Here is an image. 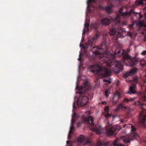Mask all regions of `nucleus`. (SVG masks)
Returning <instances> with one entry per match:
<instances>
[{"label":"nucleus","instance_id":"obj_1","mask_svg":"<svg viewBox=\"0 0 146 146\" xmlns=\"http://www.w3.org/2000/svg\"><path fill=\"white\" fill-rule=\"evenodd\" d=\"M103 45L93 47L90 50L95 55L99 57L100 66L98 65L90 66V68L92 72L97 74L100 78L109 76L111 70L115 73H119L123 70V64L120 61H116L114 58L123 55L124 51L120 48L115 50L113 54H110L107 49L104 50Z\"/></svg>","mask_w":146,"mask_h":146},{"label":"nucleus","instance_id":"obj_2","mask_svg":"<svg viewBox=\"0 0 146 146\" xmlns=\"http://www.w3.org/2000/svg\"><path fill=\"white\" fill-rule=\"evenodd\" d=\"M124 7H122L120 8L118 11L116 12V15L115 17L111 18L113 21L117 23H120V19L121 17L123 18H125L130 16L131 13H134V12L132 9H131L129 12L127 11L124 12L123 10Z\"/></svg>","mask_w":146,"mask_h":146},{"label":"nucleus","instance_id":"obj_3","mask_svg":"<svg viewBox=\"0 0 146 146\" xmlns=\"http://www.w3.org/2000/svg\"><path fill=\"white\" fill-rule=\"evenodd\" d=\"M135 106L141 105V110L139 113V119L140 122L146 127V104H141L139 101L134 103Z\"/></svg>","mask_w":146,"mask_h":146},{"label":"nucleus","instance_id":"obj_4","mask_svg":"<svg viewBox=\"0 0 146 146\" xmlns=\"http://www.w3.org/2000/svg\"><path fill=\"white\" fill-rule=\"evenodd\" d=\"M121 60L125 64L131 66L136 65L138 62L137 60L134 58H132L131 56L127 54H124Z\"/></svg>","mask_w":146,"mask_h":146},{"label":"nucleus","instance_id":"obj_5","mask_svg":"<svg viewBox=\"0 0 146 146\" xmlns=\"http://www.w3.org/2000/svg\"><path fill=\"white\" fill-rule=\"evenodd\" d=\"M99 36L98 33H96L93 37L90 38L84 46L80 44V46H82L84 50H86L87 48L91 47L93 45L96 40L98 38Z\"/></svg>","mask_w":146,"mask_h":146},{"label":"nucleus","instance_id":"obj_6","mask_svg":"<svg viewBox=\"0 0 146 146\" xmlns=\"http://www.w3.org/2000/svg\"><path fill=\"white\" fill-rule=\"evenodd\" d=\"M107 125V127L106 128V130L107 135L109 136L112 135L117 130L119 131L120 129L119 128V126L118 125L113 126L111 125H110L109 122L108 123Z\"/></svg>","mask_w":146,"mask_h":146},{"label":"nucleus","instance_id":"obj_7","mask_svg":"<svg viewBox=\"0 0 146 146\" xmlns=\"http://www.w3.org/2000/svg\"><path fill=\"white\" fill-rule=\"evenodd\" d=\"M84 88H81L80 87L77 86L76 88L78 90L77 93H79L80 95L84 94V93L86 92V90H88L90 88L89 83L87 81H85L84 82Z\"/></svg>","mask_w":146,"mask_h":146},{"label":"nucleus","instance_id":"obj_8","mask_svg":"<svg viewBox=\"0 0 146 146\" xmlns=\"http://www.w3.org/2000/svg\"><path fill=\"white\" fill-rule=\"evenodd\" d=\"M84 93L83 95H84ZM80 96L77 100V104L78 106L81 107L85 106L87 104L88 102V98L86 96L81 97V95L80 94Z\"/></svg>","mask_w":146,"mask_h":146},{"label":"nucleus","instance_id":"obj_9","mask_svg":"<svg viewBox=\"0 0 146 146\" xmlns=\"http://www.w3.org/2000/svg\"><path fill=\"white\" fill-rule=\"evenodd\" d=\"M138 69L136 68H133L129 71H128L123 74V77L125 79L129 76H132L133 74L137 73Z\"/></svg>","mask_w":146,"mask_h":146},{"label":"nucleus","instance_id":"obj_10","mask_svg":"<svg viewBox=\"0 0 146 146\" xmlns=\"http://www.w3.org/2000/svg\"><path fill=\"white\" fill-rule=\"evenodd\" d=\"M138 136V135L135 133L131 134L129 138H125L123 139V141L125 143H128L130 142V140H133L136 139Z\"/></svg>","mask_w":146,"mask_h":146},{"label":"nucleus","instance_id":"obj_11","mask_svg":"<svg viewBox=\"0 0 146 146\" xmlns=\"http://www.w3.org/2000/svg\"><path fill=\"white\" fill-rule=\"evenodd\" d=\"M121 96L120 94L118 92H116L113 95L112 100V103L113 105H115L117 103V102L120 98Z\"/></svg>","mask_w":146,"mask_h":146},{"label":"nucleus","instance_id":"obj_12","mask_svg":"<svg viewBox=\"0 0 146 146\" xmlns=\"http://www.w3.org/2000/svg\"><path fill=\"white\" fill-rule=\"evenodd\" d=\"M91 129L93 131H95L98 134H101L102 132V127L101 126H99L98 127L95 126V127H91Z\"/></svg>","mask_w":146,"mask_h":146},{"label":"nucleus","instance_id":"obj_13","mask_svg":"<svg viewBox=\"0 0 146 146\" xmlns=\"http://www.w3.org/2000/svg\"><path fill=\"white\" fill-rule=\"evenodd\" d=\"M83 120L86 122H88L91 125L94 126V124L93 122L94 121V118L91 116H90L87 118L85 117H84L83 118Z\"/></svg>","mask_w":146,"mask_h":146},{"label":"nucleus","instance_id":"obj_14","mask_svg":"<svg viewBox=\"0 0 146 146\" xmlns=\"http://www.w3.org/2000/svg\"><path fill=\"white\" fill-rule=\"evenodd\" d=\"M110 21V19L109 18H104L101 20V23L102 25L106 26L109 25Z\"/></svg>","mask_w":146,"mask_h":146},{"label":"nucleus","instance_id":"obj_15","mask_svg":"<svg viewBox=\"0 0 146 146\" xmlns=\"http://www.w3.org/2000/svg\"><path fill=\"white\" fill-rule=\"evenodd\" d=\"M113 7V5L111 4L109 5L106 6V7H104V9L106 12L108 13H110Z\"/></svg>","mask_w":146,"mask_h":146},{"label":"nucleus","instance_id":"obj_16","mask_svg":"<svg viewBox=\"0 0 146 146\" xmlns=\"http://www.w3.org/2000/svg\"><path fill=\"white\" fill-rule=\"evenodd\" d=\"M136 91L135 89V85H133V86H130L129 91L127 93L129 94H134L136 93Z\"/></svg>","mask_w":146,"mask_h":146},{"label":"nucleus","instance_id":"obj_17","mask_svg":"<svg viewBox=\"0 0 146 146\" xmlns=\"http://www.w3.org/2000/svg\"><path fill=\"white\" fill-rule=\"evenodd\" d=\"M85 140V137L82 135H80L78 137L77 142L78 143H83Z\"/></svg>","mask_w":146,"mask_h":146},{"label":"nucleus","instance_id":"obj_18","mask_svg":"<svg viewBox=\"0 0 146 146\" xmlns=\"http://www.w3.org/2000/svg\"><path fill=\"white\" fill-rule=\"evenodd\" d=\"M116 29L114 28H112L110 30V34L111 35H113L116 34Z\"/></svg>","mask_w":146,"mask_h":146},{"label":"nucleus","instance_id":"obj_19","mask_svg":"<svg viewBox=\"0 0 146 146\" xmlns=\"http://www.w3.org/2000/svg\"><path fill=\"white\" fill-rule=\"evenodd\" d=\"M138 25L140 27H146V23L143 21H140Z\"/></svg>","mask_w":146,"mask_h":146},{"label":"nucleus","instance_id":"obj_20","mask_svg":"<svg viewBox=\"0 0 146 146\" xmlns=\"http://www.w3.org/2000/svg\"><path fill=\"white\" fill-rule=\"evenodd\" d=\"M97 145L98 146H108V145L107 143L100 141H98L97 142Z\"/></svg>","mask_w":146,"mask_h":146},{"label":"nucleus","instance_id":"obj_21","mask_svg":"<svg viewBox=\"0 0 146 146\" xmlns=\"http://www.w3.org/2000/svg\"><path fill=\"white\" fill-rule=\"evenodd\" d=\"M136 98L135 97L132 98H131L130 99H128L127 98H125L124 99V101L126 102H128L131 101H133Z\"/></svg>","mask_w":146,"mask_h":146},{"label":"nucleus","instance_id":"obj_22","mask_svg":"<svg viewBox=\"0 0 146 146\" xmlns=\"http://www.w3.org/2000/svg\"><path fill=\"white\" fill-rule=\"evenodd\" d=\"M144 2H145V3H146V0H137V1H136V2L139 5L144 4Z\"/></svg>","mask_w":146,"mask_h":146},{"label":"nucleus","instance_id":"obj_23","mask_svg":"<svg viewBox=\"0 0 146 146\" xmlns=\"http://www.w3.org/2000/svg\"><path fill=\"white\" fill-rule=\"evenodd\" d=\"M125 31V29L122 27H121L119 29V31L118 32L119 34H121V33H123Z\"/></svg>","mask_w":146,"mask_h":146},{"label":"nucleus","instance_id":"obj_24","mask_svg":"<svg viewBox=\"0 0 146 146\" xmlns=\"http://www.w3.org/2000/svg\"><path fill=\"white\" fill-rule=\"evenodd\" d=\"M131 131L132 132H134L136 131L137 129L136 127L134 125H131Z\"/></svg>","mask_w":146,"mask_h":146},{"label":"nucleus","instance_id":"obj_25","mask_svg":"<svg viewBox=\"0 0 146 146\" xmlns=\"http://www.w3.org/2000/svg\"><path fill=\"white\" fill-rule=\"evenodd\" d=\"M133 80L134 82V83L137 84L138 82L137 77H134L133 79Z\"/></svg>","mask_w":146,"mask_h":146},{"label":"nucleus","instance_id":"obj_26","mask_svg":"<svg viewBox=\"0 0 146 146\" xmlns=\"http://www.w3.org/2000/svg\"><path fill=\"white\" fill-rule=\"evenodd\" d=\"M89 23H85L84 24L85 26V28H86V30H88V29L89 27Z\"/></svg>","mask_w":146,"mask_h":146},{"label":"nucleus","instance_id":"obj_27","mask_svg":"<svg viewBox=\"0 0 146 146\" xmlns=\"http://www.w3.org/2000/svg\"><path fill=\"white\" fill-rule=\"evenodd\" d=\"M104 82H106V85L110 84L111 83V82L109 80H107L106 79H104L103 80Z\"/></svg>","mask_w":146,"mask_h":146},{"label":"nucleus","instance_id":"obj_28","mask_svg":"<svg viewBox=\"0 0 146 146\" xmlns=\"http://www.w3.org/2000/svg\"><path fill=\"white\" fill-rule=\"evenodd\" d=\"M140 64L142 66H144L145 65V62L144 60L141 61L140 62Z\"/></svg>","mask_w":146,"mask_h":146},{"label":"nucleus","instance_id":"obj_29","mask_svg":"<svg viewBox=\"0 0 146 146\" xmlns=\"http://www.w3.org/2000/svg\"><path fill=\"white\" fill-rule=\"evenodd\" d=\"M109 93V92L108 91V90H106L105 91V94L106 96L108 97V94Z\"/></svg>","mask_w":146,"mask_h":146},{"label":"nucleus","instance_id":"obj_30","mask_svg":"<svg viewBox=\"0 0 146 146\" xmlns=\"http://www.w3.org/2000/svg\"><path fill=\"white\" fill-rule=\"evenodd\" d=\"M141 54L143 56L146 55V50H143L142 52L141 53Z\"/></svg>","mask_w":146,"mask_h":146},{"label":"nucleus","instance_id":"obj_31","mask_svg":"<svg viewBox=\"0 0 146 146\" xmlns=\"http://www.w3.org/2000/svg\"><path fill=\"white\" fill-rule=\"evenodd\" d=\"M123 106L121 104H119L118 106H117V108L119 109H120L121 108H122Z\"/></svg>","mask_w":146,"mask_h":146},{"label":"nucleus","instance_id":"obj_32","mask_svg":"<svg viewBox=\"0 0 146 146\" xmlns=\"http://www.w3.org/2000/svg\"><path fill=\"white\" fill-rule=\"evenodd\" d=\"M104 110L106 112H108L109 111V108L107 107L104 108Z\"/></svg>","mask_w":146,"mask_h":146},{"label":"nucleus","instance_id":"obj_33","mask_svg":"<svg viewBox=\"0 0 146 146\" xmlns=\"http://www.w3.org/2000/svg\"><path fill=\"white\" fill-rule=\"evenodd\" d=\"M119 80H118L116 82V85L117 86H118L119 85Z\"/></svg>","mask_w":146,"mask_h":146},{"label":"nucleus","instance_id":"obj_34","mask_svg":"<svg viewBox=\"0 0 146 146\" xmlns=\"http://www.w3.org/2000/svg\"><path fill=\"white\" fill-rule=\"evenodd\" d=\"M96 0H89V2L90 3H91L92 2H95Z\"/></svg>","mask_w":146,"mask_h":146},{"label":"nucleus","instance_id":"obj_35","mask_svg":"<svg viewBox=\"0 0 146 146\" xmlns=\"http://www.w3.org/2000/svg\"><path fill=\"white\" fill-rule=\"evenodd\" d=\"M110 114L108 113H107L106 115H105V116L106 117H109L110 116Z\"/></svg>","mask_w":146,"mask_h":146},{"label":"nucleus","instance_id":"obj_36","mask_svg":"<svg viewBox=\"0 0 146 146\" xmlns=\"http://www.w3.org/2000/svg\"><path fill=\"white\" fill-rule=\"evenodd\" d=\"M87 30H86V29L85 30V29H84V30H83V33H82V35H84V34L86 32V31Z\"/></svg>","mask_w":146,"mask_h":146},{"label":"nucleus","instance_id":"obj_37","mask_svg":"<svg viewBox=\"0 0 146 146\" xmlns=\"http://www.w3.org/2000/svg\"><path fill=\"white\" fill-rule=\"evenodd\" d=\"M137 13L139 14L140 18L141 19L142 18L143 16L140 14V13L139 14L138 13Z\"/></svg>","mask_w":146,"mask_h":146},{"label":"nucleus","instance_id":"obj_38","mask_svg":"<svg viewBox=\"0 0 146 146\" xmlns=\"http://www.w3.org/2000/svg\"><path fill=\"white\" fill-rule=\"evenodd\" d=\"M119 109L117 107V108L116 109H115V111H118Z\"/></svg>","mask_w":146,"mask_h":146},{"label":"nucleus","instance_id":"obj_39","mask_svg":"<svg viewBox=\"0 0 146 146\" xmlns=\"http://www.w3.org/2000/svg\"><path fill=\"white\" fill-rule=\"evenodd\" d=\"M143 40L145 42L146 41V36H145V37L143 39Z\"/></svg>","mask_w":146,"mask_h":146},{"label":"nucleus","instance_id":"obj_40","mask_svg":"<svg viewBox=\"0 0 146 146\" xmlns=\"http://www.w3.org/2000/svg\"><path fill=\"white\" fill-rule=\"evenodd\" d=\"M106 103V102L105 101H104L102 102V104H105Z\"/></svg>","mask_w":146,"mask_h":146},{"label":"nucleus","instance_id":"obj_41","mask_svg":"<svg viewBox=\"0 0 146 146\" xmlns=\"http://www.w3.org/2000/svg\"><path fill=\"white\" fill-rule=\"evenodd\" d=\"M123 121H124L123 120V119H121V122L123 123Z\"/></svg>","mask_w":146,"mask_h":146},{"label":"nucleus","instance_id":"obj_42","mask_svg":"<svg viewBox=\"0 0 146 146\" xmlns=\"http://www.w3.org/2000/svg\"><path fill=\"white\" fill-rule=\"evenodd\" d=\"M78 60H79L80 61V60H81V58H80V57H79V58H78Z\"/></svg>","mask_w":146,"mask_h":146},{"label":"nucleus","instance_id":"obj_43","mask_svg":"<svg viewBox=\"0 0 146 146\" xmlns=\"http://www.w3.org/2000/svg\"><path fill=\"white\" fill-rule=\"evenodd\" d=\"M66 142H67V144H68V143H69V141H66Z\"/></svg>","mask_w":146,"mask_h":146},{"label":"nucleus","instance_id":"obj_44","mask_svg":"<svg viewBox=\"0 0 146 146\" xmlns=\"http://www.w3.org/2000/svg\"><path fill=\"white\" fill-rule=\"evenodd\" d=\"M144 83H145V82H146V81H145V80H144Z\"/></svg>","mask_w":146,"mask_h":146},{"label":"nucleus","instance_id":"obj_45","mask_svg":"<svg viewBox=\"0 0 146 146\" xmlns=\"http://www.w3.org/2000/svg\"><path fill=\"white\" fill-rule=\"evenodd\" d=\"M88 141H87L86 142V143H88Z\"/></svg>","mask_w":146,"mask_h":146}]
</instances>
